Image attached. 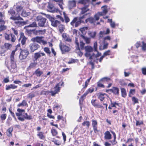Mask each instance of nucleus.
<instances>
[{
	"instance_id": "680f3d73",
	"label": "nucleus",
	"mask_w": 146,
	"mask_h": 146,
	"mask_svg": "<svg viewBox=\"0 0 146 146\" xmlns=\"http://www.w3.org/2000/svg\"><path fill=\"white\" fill-rule=\"evenodd\" d=\"M135 89H131L130 90L129 93V96L130 97H132V95H134L135 93Z\"/></svg>"
},
{
	"instance_id": "e2e57ef3",
	"label": "nucleus",
	"mask_w": 146,
	"mask_h": 146,
	"mask_svg": "<svg viewBox=\"0 0 146 146\" xmlns=\"http://www.w3.org/2000/svg\"><path fill=\"white\" fill-rule=\"evenodd\" d=\"M132 100L133 104L139 103L138 99L135 97H133L132 98Z\"/></svg>"
},
{
	"instance_id": "2f4dec72",
	"label": "nucleus",
	"mask_w": 146,
	"mask_h": 146,
	"mask_svg": "<svg viewBox=\"0 0 146 146\" xmlns=\"http://www.w3.org/2000/svg\"><path fill=\"white\" fill-rule=\"evenodd\" d=\"M37 135L40 139L44 140L45 138V136L44 135V133L42 131L38 132Z\"/></svg>"
},
{
	"instance_id": "4be33fe9",
	"label": "nucleus",
	"mask_w": 146,
	"mask_h": 146,
	"mask_svg": "<svg viewBox=\"0 0 146 146\" xmlns=\"http://www.w3.org/2000/svg\"><path fill=\"white\" fill-rule=\"evenodd\" d=\"M46 32V30L45 29L40 30L34 29V34L36 35H42L45 33Z\"/></svg>"
},
{
	"instance_id": "49530a36",
	"label": "nucleus",
	"mask_w": 146,
	"mask_h": 146,
	"mask_svg": "<svg viewBox=\"0 0 146 146\" xmlns=\"http://www.w3.org/2000/svg\"><path fill=\"white\" fill-rule=\"evenodd\" d=\"M44 51L48 54V55L50 56L51 52L49 48L47 47H45L44 48Z\"/></svg>"
},
{
	"instance_id": "f8f14e48",
	"label": "nucleus",
	"mask_w": 146,
	"mask_h": 146,
	"mask_svg": "<svg viewBox=\"0 0 146 146\" xmlns=\"http://www.w3.org/2000/svg\"><path fill=\"white\" fill-rule=\"evenodd\" d=\"M40 47V45L35 43H31L29 46L30 52L32 53L37 50Z\"/></svg>"
},
{
	"instance_id": "5701e85b",
	"label": "nucleus",
	"mask_w": 146,
	"mask_h": 146,
	"mask_svg": "<svg viewBox=\"0 0 146 146\" xmlns=\"http://www.w3.org/2000/svg\"><path fill=\"white\" fill-rule=\"evenodd\" d=\"M51 25L54 27H57L60 24V21L55 20L54 18H52L50 19Z\"/></svg>"
},
{
	"instance_id": "4c0bfd02",
	"label": "nucleus",
	"mask_w": 146,
	"mask_h": 146,
	"mask_svg": "<svg viewBox=\"0 0 146 146\" xmlns=\"http://www.w3.org/2000/svg\"><path fill=\"white\" fill-rule=\"evenodd\" d=\"M54 144L57 146H59L61 145V141L60 140H57L55 138H53L52 141Z\"/></svg>"
},
{
	"instance_id": "aec40b11",
	"label": "nucleus",
	"mask_w": 146,
	"mask_h": 146,
	"mask_svg": "<svg viewBox=\"0 0 146 146\" xmlns=\"http://www.w3.org/2000/svg\"><path fill=\"white\" fill-rule=\"evenodd\" d=\"M92 125L94 133H96L98 132L99 131L98 129V122L97 121L95 120H92Z\"/></svg>"
},
{
	"instance_id": "603ef678",
	"label": "nucleus",
	"mask_w": 146,
	"mask_h": 146,
	"mask_svg": "<svg viewBox=\"0 0 146 146\" xmlns=\"http://www.w3.org/2000/svg\"><path fill=\"white\" fill-rule=\"evenodd\" d=\"M111 80V79L110 78L107 77H104L100 79V81H102L103 82H108Z\"/></svg>"
},
{
	"instance_id": "ea45409f",
	"label": "nucleus",
	"mask_w": 146,
	"mask_h": 146,
	"mask_svg": "<svg viewBox=\"0 0 146 146\" xmlns=\"http://www.w3.org/2000/svg\"><path fill=\"white\" fill-rule=\"evenodd\" d=\"M90 0H79L78 1L79 3L85 5L89 4Z\"/></svg>"
},
{
	"instance_id": "774afa93",
	"label": "nucleus",
	"mask_w": 146,
	"mask_h": 146,
	"mask_svg": "<svg viewBox=\"0 0 146 146\" xmlns=\"http://www.w3.org/2000/svg\"><path fill=\"white\" fill-rule=\"evenodd\" d=\"M25 116L24 117V118L26 119L30 120L32 119V117L31 115H28V114L27 113H25Z\"/></svg>"
},
{
	"instance_id": "423d86ee",
	"label": "nucleus",
	"mask_w": 146,
	"mask_h": 146,
	"mask_svg": "<svg viewBox=\"0 0 146 146\" xmlns=\"http://www.w3.org/2000/svg\"><path fill=\"white\" fill-rule=\"evenodd\" d=\"M94 90L93 88H90L88 89L86 92L84 93V94L81 96L79 99V103L80 105H82L83 104V101L84 99L85 98L86 96L89 93H91Z\"/></svg>"
},
{
	"instance_id": "b1692460",
	"label": "nucleus",
	"mask_w": 146,
	"mask_h": 146,
	"mask_svg": "<svg viewBox=\"0 0 146 146\" xmlns=\"http://www.w3.org/2000/svg\"><path fill=\"white\" fill-rule=\"evenodd\" d=\"M107 96V94L102 93H100L97 95L98 98L100 100L101 103L104 100L106 96Z\"/></svg>"
},
{
	"instance_id": "412c9836",
	"label": "nucleus",
	"mask_w": 146,
	"mask_h": 146,
	"mask_svg": "<svg viewBox=\"0 0 146 146\" xmlns=\"http://www.w3.org/2000/svg\"><path fill=\"white\" fill-rule=\"evenodd\" d=\"M102 11L99 12V14L100 16H104L108 12V6L104 5L101 7Z\"/></svg>"
},
{
	"instance_id": "ddd939ff",
	"label": "nucleus",
	"mask_w": 146,
	"mask_h": 146,
	"mask_svg": "<svg viewBox=\"0 0 146 146\" xmlns=\"http://www.w3.org/2000/svg\"><path fill=\"white\" fill-rule=\"evenodd\" d=\"M10 14L12 16L10 17V19L13 21H16V20H23V19L20 17L19 16H16L15 15V11L13 10H11L9 12Z\"/></svg>"
},
{
	"instance_id": "6e6d98bb",
	"label": "nucleus",
	"mask_w": 146,
	"mask_h": 146,
	"mask_svg": "<svg viewBox=\"0 0 146 146\" xmlns=\"http://www.w3.org/2000/svg\"><path fill=\"white\" fill-rule=\"evenodd\" d=\"M51 133L52 135L54 136L57 135L58 134L57 130L53 128L51 129Z\"/></svg>"
},
{
	"instance_id": "dca6fc26",
	"label": "nucleus",
	"mask_w": 146,
	"mask_h": 146,
	"mask_svg": "<svg viewBox=\"0 0 146 146\" xmlns=\"http://www.w3.org/2000/svg\"><path fill=\"white\" fill-rule=\"evenodd\" d=\"M27 38L25 36L24 33L21 32L20 33V37L18 39L19 42L21 41L22 45H25L26 42Z\"/></svg>"
},
{
	"instance_id": "f3484780",
	"label": "nucleus",
	"mask_w": 146,
	"mask_h": 146,
	"mask_svg": "<svg viewBox=\"0 0 146 146\" xmlns=\"http://www.w3.org/2000/svg\"><path fill=\"white\" fill-rule=\"evenodd\" d=\"M89 5L88 4L85 5L84 6L80 8V9L81 10L80 13V15H84L86 14L88 11L90 10V9L89 8Z\"/></svg>"
},
{
	"instance_id": "09e8293b",
	"label": "nucleus",
	"mask_w": 146,
	"mask_h": 146,
	"mask_svg": "<svg viewBox=\"0 0 146 146\" xmlns=\"http://www.w3.org/2000/svg\"><path fill=\"white\" fill-rule=\"evenodd\" d=\"M82 38L84 39L87 44H89L90 42V39L88 38L85 37L84 35H82Z\"/></svg>"
},
{
	"instance_id": "4468645a",
	"label": "nucleus",
	"mask_w": 146,
	"mask_h": 146,
	"mask_svg": "<svg viewBox=\"0 0 146 146\" xmlns=\"http://www.w3.org/2000/svg\"><path fill=\"white\" fill-rule=\"evenodd\" d=\"M84 49L86 52L85 54L86 56L87 57L89 56L90 59H92V56H91L90 52H92L93 50V48L90 46H87L85 47Z\"/></svg>"
},
{
	"instance_id": "052dcab7",
	"label": "nucleus",
	"mask_w": 146,
	"mask_h": 146,
	"mask_svg": "<svg viewBox=\"0 0 146 146\" xmlns=\"http://www.w3.org/2000/svg\"><path fill=\"white\" fill-rule=\"evenodd\" d=\"M34 29L33 30L26 29L25 30V33L28 35H30L32 34V32H33L34 34Z\"/></svg>"
},
{
	"instance_id": "72a5a7b5",
	"label": "nucleus",
	"mask_w": 146,
	"mask_h": 146,
	"mask_svg": "<svg viewBox=\"0 0 146 146\" xmlns=\"http://www.w3.org/2000/svg\"><path fill=\"white\" fill-rule=\"evenodd\" d=\"M63 14L64 16V22L66 23H68L70 21V19L68 15L65 12H63Z\"/></svg>"
},
{
	"instance_id": "1a4fd4ad",
	"label": "nucleus",
	"mask_w": 146,
	"mask_h": 146,
	"mask_svg": "<svg viewBox=\"0 0 146 146\" xmlns=\"http://www.w3.org/2000/svg\"><path fill=\"white\" fill-rule=\"evenodd\" d=\"M91 103L92 106L95 108H100L102 109H104V107L102 104L96 99H93L91 100Z\"/></svg>"
},
{
	"instance_id": "39448f33",
	"label": "nucleus",
	"mask_w": 146,
	"mask_h": 146,
	"mask_svg": "<svg viewBox=\"0 0 146 146\" xmlns=\"http://www.w3.org/2000/svg\"><path fill=\"white\" fill-rule=\"evenodd\" d=\"M43 36H36L31 38V40L33 42H37L40 44L42 43L43 45H45L47 44V42L43 40Z\"/></svg>"
},
{
	"instance_id": "c9c22d12",
	"label": "nucleus",
	"mask_w": 146,
	"mask_h": 146,
	"mask_svg": "<svg viewBox=\"0 0 146 146\" xmlns=\"http://www.w3.org/2000/svg\"><path fill=\"white\" fill-rule=\"evenodd\" d=\"M76 3L75 1H70L69 2L68 7L70 9H71L76 6Z\"/></svg>"
},
{
	"instance_id": "c85d7f7f",
	"label": "nucleus",
	"mask_w": 146,
	"mask_h": 146,
	"mask_svg": "<svg viewBox=\"0 0 146 146\" xmlns=\"http://www.w3.org/2000/svg\"><path fill=\"white\" fill-rule=\"evenodd\" d=\"M33 62H31L29 64V66L28 67L27 69L28 70H30L32 68H36L37 64V62L33 60Z\"/></svg>"
},
{
	"instance_id": "c03bdc74",
	"label": "nucleus",
	"mask_w": 146,
	"mask_h": 146,
	"mask_svg": "<svg viewBox=\"0 0 146 146\" xmlns=\"http://www.w3.org/2000/svg\"><path fill=\"white\" fill-rule=\"evenodd\" d=\"M58 29L60 33H62L64 31L65 29L64 26L60 24L58 25Z\"/></svg>"
},
{
	"instance_id": "6e6552de",
	"label": "nucleus",
	"mask_w": 146,
	"mask_h": 146,
	"mask_svg": "<svg viewBox=\"0 0 146 146\" xmlns=\"http://www.w3.org/2000/svg\"><path fill=\"white\" fill-rule=\"evenodd\" d=\"M76 48L77 50H82L85 48V43L82 41H80V43L78 42V40L76 38L75 40Z\"/></svg>"
},
{
	"instance_id": "7c9ffc66",
	"label": "nucleus",
	"mask_w": 146,
	"mask_h": 146,
	"mask_svg": "<svg viewBox=\"0 0 146 146\" xmlns=\"http://www.w3.org/2000/svg\"><path fill=\"white\" fill-rule=\"evenodd\" d=\"M111 135L110 132L106 131L104 133V138L106 139L110 140L111 139Z\"/></svg>"
},
{
	"instance_id": "f257e3e1",
	"label": "nucleus",
	"mask_w": 146,
	"mask_h": 146,
	"mask_svg": "<svg viewBox=\"0 0 146 146\" xmlns=\"http://www.w3.org/2000/svg\"><path fill=\"white\" fill-rule=\"evenodd\" d=\"M19 35L18 30L16 28L12 27L10 29V33L8 34L5 33L4 35L6 40L14 42L16 40L15 35L18 36Z\"/></svg>"
},
{
	"instance_id": "c756f323",
	"label": "nucleus",
	"mask_w": 146,
	"mask_h": 146,
	"mask_svg": "<svg viewBox=\"0 0 146 146\" xmlns=\"http://www.w3.org/2000/svg\"><path fill=\"white\" fill-rule=\"evenodd\" d=\"M13 131V128L12 127H10L7 129L6 134L8 137H11L12 136V132Z\"/></svg>"
},
{
	"instance_id": "3c124183",
	"label": "nucleus",
	"mask_w": 146,
	"mask_h": 146,
	"mask_svg": "<svg viewBox=\"0 0 146 146\" xmlns=\"http://www.w3.org/2000/svg\"><path fill=\"white\" fill-rule=\"evenodd\" d=\"M82 125L84 126H86L88 128H89L90 125V122L89 121H85L83 122Z\"/></svg>"
},
{
	"instance_id": "e433bc0d",
	"label": "nucleus",
	"mask_w": 146,
	"mask_h": 146,
	"mask_svg": "<svg viewBox=\"0 0 146 146\" xmlns=\"http://www.w3.org/2000/svg\"><path fill=\"white\" fill-rule=\"evenodd\" d=\"M88 22L92 24L95 22V20L93 17H91L85 20V23H87Z\"/></svg>"
},
{
	"instance_id": "864d4df0",
	"label": "nucleus",
	"mask_w": 146,
	"mask_h": 146,
	"mask_svg": "<svg viewBox=\"0 0 146 146\" xmlns=\"http://www.w3.org/2000/svg\"><path fill=\"white\" fill-rule=\"evenodd\" d=\"M119 83L122 86H126L127 85V83L125 82L124 80L123 79L120 80Z\"/></svg>"
},
{
	"instance_id": "f704fd0d",
	"label": "nucleus",
	"mask_w": 146,
	"mask_h": 146,
	"mask_svg": "<svg viewBox=\"0 0 146 146\" xmlns=\"http://www.w3.org/2000/svg\"><path fill=\"white\" fill-rule=\"evenodd\" d=\"M5 19V15L2 14V12H0V24H4L5 23L4 19Z\"/></svg>"
},
{
	"instance_id": "58836bf2",
	"label": "nucleus",
	"mask_w": 146,
	"mask_h": 146,
	"mask_svg": "<svg viewBox=\"0 0 146 146\" xmlns=\"http://www.w3.org/2000/svg\"><path fill=\"white\" fill-rule=\"evenodd\" d=\"M120 90L121 96L123 98H125L127 95L126 90L125 88H120Z\"/></svg>"
},
{
	"instance_id": "13d9d810",
	"label": "nucleus",
	"mask_w": 146,
	"mask_h": 146,
	"mask_svg": "<svg viewBox=\"0 0 146 146\" xmlns=\"http://www.w3.org/2000/svg\"><path fill=\"white\" fill-rule=\"evenodd\" d=\"M102 81H100V80L97 82V87L98 88H104L105 86L102 83Z\"/></svg>"
},
{
	"instance_id": "6ab92c4d",
	"label": "nucleus",
	"mask_w": 146,
	"mask_h": 146,
	"mask_svg": "<svg viewBox=\"0 0 146 146\" xmlns=\"http://www.w3.org/2000/svg\"><path fill=\"white\" fill-rule=\"evenodd\" d=\"M45 56L46 54L44 53L39 52L34 54V58H33V59L34 60L37 61V60L40 58L41 56Z\"/></svg>"
},
{
	"instance_id": "a878e982",
	"label": "nucleus",
	"mask_w": 146,
	"mask_h": 146,
	"mask_svg": "<svg viewBox=\"0 0 146 146\" xmlns=\"http://www.w3.org/2000/svg\"><path fill=\"white\" fill-rule=\"evenodd\" d=\"M90 13H87L83 15L82 16L78 17V19L80 22V24L82 23H85V21H84L86 17V16L88 15H90Z\"/></svg>"
},
{
	"instance_id": "5fc2aeb1",
	"label": "nucleus",
	"mask_w": 146,
	"mask_h": 146,
	"mask_svg": "<svg viewBox=\"0 0 146 146\" xmlns=\"http://www.w3.org/2000/svg\"><path fill=\"white\" fill-rule=\"evenodd\" d=\"M26 27H37V25L36 22L34 21L32 23L29 25H28L26 26Z\"/></svg>"
},
{
	"instance_id": "bb28decb",
	"label": "nucleus",
	"mask_w": 146,
	"mask_h": 146,
	"mask_svg": "<svg viewBox=\"0 0 146 146\" xmlns=\"http://www.w3.org/2000/svg\"><path fill=\"white\" fill-rule=\"evenodd\" d=\"M110 91L115 95H118L119 94V90L117 87H113L112 88L110 89Z\"/></svg>"
},
{
	"instance_id": "0e129e2a",
	"label": "nucleus",
	"mask_w": 146,
	"mask_h": 146,
	"mask_svg": "<svg viewBox=\"0 0 146 146\" xmlns=\"http://www.w3.org/2000/svg\"><path fill=\"white\" fill-rule=\"evenodd\" d=\"M61 119L63 121H65V122H66L65 119L62 116L58 115L57 116V120H56V121H59Z\"/></svg>"
},
{
	"instance_id": "393cba45",
	"label": "nucleus",
	"mask_w": 146,
	"mask_h": 146,
	"mask_svg": "<svg viewBox=\"0 0 146 146\" xmlns=\"http://www.w3.org/2000/svg\"><path fill=\"white\" fill-rule=\"evenodd\" d=\"M62 37L65 41L69 42H72V39L70 38L69 36L66 33H62Z\"/></svg>"
},
{
	"instance_id": "79ce46f5",
	"label": "nucleus",
	"mask_w": 146,
	"mask_h": 146,
	"mask_svg": "<svg viewBox=\"0 0 146 146\" xmlns=\"http://www.w3.org/2000/svg\"><path fill=\"white\" fill-rule=\"evenodd\" d=\"M17 21L15 22V23L18 26H21L26 24L25 22L23 21H19V20H17ZM21 21H23L21 20Z\"/></svg>"
},
{
	"instance_id": "69168bd1",
	"label": "nucleus",
	"mask_w": 146,
	"mask_h": 146,
	"mask_svg": "<svg viewBox=\"0 0 146 146\" xmlns=\"http://www.w3.org/2000/svg\"><path fill=\"white\" fill-rule=\"evenodd\" d=\"M56 19H59L60 21H61L62 22H64V18L60 15H57L56 16Z\"/></svg>"
},
{
	"instance_id": "4d7b16f0",
	"label": "nucleus",
	"mask_w": 146,
	"mask_h": 146,
	"mask_svg": "<svg viewBox=\"0 0 146 146\" xmlns=\"http://www.w3.org/2000/svg\"><path fill=\"white\" fill-rule=\"evenodd\" d=\"M50 93V91L48 90H42L40 92V95H44L46 96H47Z\"/></svg>"
},
{
	"instance_id": "9d476101",
	"label": "nucleus",
	"mask_w": 146,
	"mask_h": 146,
	"mask_svg": "<svg viewBox=\"0 0 146 146\" xmlns=\"http://www.w3.org/2000/svg\"><path fill=\"white\" fill-rule=\"evenodd\" d=\"M36 19L38 22V26L40 27H44L46 20V19L40 16H37L36 17Z\"/></svg>"
},
{
	"instance_id": "2eb2a0df",
	"label": "nucleus",
	"mask_w": 146,
	"mask_h": 146,
	"mask_svg": "<svg viewBox=\"0 0 146 146\" xmlns=\"http://www.w3.org/2000/svg\"><path fill=\"white\" fill-rule=\"evenodd\" d=\"M70 24L72 26L76 27L79 26L80 24L78 19V17H74L70 23Z\"/></svg>"
},
{
	"instance_id": "7ed1b4c3",
	"label": "nucleus",
	"mask_w": 146,
	"mask_h": 146,
	"mask_svg": "<svg viewBox=\"0 0 146 146\" xmlns=\"http://www.w3.org/2000/svg\"><path fill=\"white\" fill-rule=\"evenodd\" d=\"M21 51L19 55V58L21 60L26 59L29 54V52L27 48L22 49L21 48Z\"/></svg>"
},
{
	"instance_id": "a19ab883",
	"label": "nucleus",
	"mask_w": 146,
	"mask_h": 146,
	"mask_svg": "<svg viewBox=\"0 0 146 146\" xmlns=\"http://www.w3.org/2000/svg\"><path fill=\"white\" fill-rule=\"evenodd\" d=\"M39 68H38L36 70L34 73L37 77H40L41 75L43 74V72L39 70Z\"/></svg>"
},
{
	"instance_id": "9b49d317",
	"label": "nucleus",
	"mask_w": 146,
	"mask_h": 146,
	"mask_svg": "<svg viewBox=\"0 0 146 146\" xmlns=\"http://www.w3.org/2000/svg\"><path fill=\"white\" fill-rule=\"evenodd\" d=\"M11 46V44L7 43H5L4 44V47L5 49H4V46H2L1 48L0 54L2 56L5 55L4 53L6 51L9 49Z\"/></svg>"
},
{
	"instance_id": "cd10ccee",
	"label": "nucleus",
	"mask_w": 146,
	"mask_h": 146,
	"mask_svg": "<svg viewBox=\"0 0 146 146\" xmlns=\"http://www.w3.org/2000/svg\"><path fill=\"white\" fill-rule=\"evenodd\" d=\"M92 78V76H91L89 79H88L85 82V85H83V88L81 90V91L83 93L85 91V90L86 88L88 86V85L89 83L90 82V80Z\"/></svg>"
},
{
	"instance_id": "8fccbe9b",
	"label": "nucleus",
	"mask_w": 146,
	"mask_h": 146,
	"mask_svg": "<svg viewBox=\"0 0 146 146\" xmlns=\"http://www.w3.org/2000/svg\"><path fill=\"white\" fill-rule=\"evenodd\" d=\"M35 96V95L33 92L29 93L27 95V97L28 98L30 99L31 100Z\"/></svg>"
},
{
	"instance_id": "bf43d9fd",
	"label": "nucleus",
	"mask_w": 146,
	"mask_h": 146,
	"mask_svg": "<svg viewBox=\"0 0 146 146\" xmlns=\"http://www.w3.org/2000/svg\"><path fill=\"white\" fill-rule=\"evenodd\" d=\"M7 116V114L5 113L1 114V115L0 118L2 122H3V121H4L6 119Z\"/></svg>"
},
{
	"instance_id": "473e14b6",
	"label": "nucleus",
	"mask_w": 146,
	"mask_h": 146,
	"mask_svg": "<svg viewBox=\"0 0 146 146\" xmlns=\"http://www.w3.org/2000/svg\"><path fill=\"white\" fill-rule=\"evenodd\" d=\"M18 87L17 86L15 85L14 84H11L9 85H6V86L5 89L7 90L10 89H15L17 88Z\"/></svg>"
},
{
	"instance_id": "a211bd4d",
	"label": "nucleus",
	"mask_w": 146,
	"mask_h": 146,
	"mask_svg": "<svg viewBox=\"0 0 146 146\" xmlns=\"http://www.w3.org/2000/svg\"><path fill=\"white\" fill-rule=\"evenodd\" d=\"M17 110L19 113H16V115L18 117V119L22 121H24V118L23 117H21L20 116L22 115V113L25 111V110L24 109H21L20 108H18Z\"/></svg>"
},
{
	"instance_id": "de8ad7c7",
	"label": "nucleus",
	"mask_w": 146,
	"mask_h": 146,
	"mask_svg": "<svg viewBox=\"0 0 146 146\" xmlns=\"http://www.w3.org/2000/svg\"><path fill=\"white\" fill-rule=\"evenodd\" d=\"M110 105L112 108H116V105L119 106V104L116 102H112L111 100L110 101Z\"/></svg>"
},
{
	"instance_id": "f03ea898",
	"label": "nucleus",
	"mask_w": 146,
	"mask_h": 146,
	"mask_svg": "<svg viewBox=\"0 0 146 146\" xmlns=\"http://www.w3.org/2000/svg\"><path fill=\"white\" fill-rule=\"evenodd\" d=\"M45 7H47V10L48 12L54 13L60 11L58 8H56L54 4L51 2H48L43 4Z\"/></svg>"
},
{
	"instance_id": "0eeeda50",
	"label": "nucleus",
	"mask_w": 146,
	"mask_h": 146,
	"mask_svg": "<svg viewBox=\"0 0 146 146\" xmlns=\"http://www.w3.org/2000/svg\"><path fill=\"white\" fill-rule=\"evenodd\" d=\"M64 83L63 82H62V83L59 82L54 87V91H50L51 95L52 96H54L56 94H58L60 90V85L61 86L64 85Z\"/></svg>"
},
{
	"instance_id": "20e7f679",
	"label": "nucleus",
	"mask_w": 146,
	"mask_h": 146,
	"mask_svg": "<svg viewBox=\"0 0 146 146\" xmlns=\"http://www.w3.org/2000/svg\"><path fill=\"white\" fill-rule=\"evenodd\" d=\"M59 46L62 53L64 54L68 52L71 49L70 47V45H66L61 42H60Z\"/></svg>"
},
{
	"instance_id": "a18cd8bd",
	"label": "nucleus",
	"mask_w": 146,
	"mask_h": 146,
	"mask_svg": "<svg viewBox=\"0 0 146 146\" xmlns=\"http://www.w3.org/2000/svg\"><path fill=\"white\" fill-rule=\"evenodd\" d=\"M61 106L58 104H56L55 105H54L52 109L54 111H55L56 110H58L59 109H60Z\"/></svg>"
},
{
	"instance_id": "37998d69",
	"label": "nucleus",
	"mask_w": 146,
	"mask_h": 146,
	"mask_svg": "<svg viewBox=\"0 0 146 146\" xmlns=\"http://www.w3.org/2000/svg\"><path fill=\"white\" fill-rule=\"evenodd\" d=\"M28 106V104L26 101L25 100H23L21 103L17 105L18 107L21 106Z\"/></svg>"
},
{
	"instance_id": "338daca9",
	"label": "nucleus",
	"mask_w": 146,
	"mask_h": 146,
	"mask_svg": "<svg viewBox=\"0 0 146 146\" xmlns=\"http://www.w3.org/2000/svg\"><path fill=\"white\" fill-rule=\"evenodd\" d=\"M56 19H59L60 21H61L62 22H64V18L60 15H57L56 16Z\"/></svg>"
}]
</instances>
